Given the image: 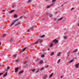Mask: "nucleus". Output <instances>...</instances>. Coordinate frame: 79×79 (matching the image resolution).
Instances as JSON below:
<instances>
[{
	"mask_svg": "<svg viewBox=\"0 0 79 79\" xmlns=\"http://www.w3.org/2000/svg\"><path fill=\"white\" fill-rule=\"evenodd\" d=\"M48 65H47V66H46L45 67H46V68H48Z\"/></svg>",
	"mask_w": 79,
	"mask_h": 79,
	"instance_id": "43",
	"label": "nucleus"
},
{
	"mask_svg": "<svg viewBox=\"0 0 79 79\" xmlns=\"http://www.w3.org/2000/svg\"><path fill=\"white\" fill-rule=\"evenodd\" d=\"M69 56V54H68V56Z\"/></svg>",
	"mask_w": 79,
	"mask_h": 79,
	"instance_id": "51",
	"label": "nucleus"
},
{
	"mask_svg": "<svg viewBox=\"0 0 79 79\" xmlns=\"http://www.w3.org/2000/svg\"><path fill=\"white\" fill-rule=\"evenodd\" d=\"M39 71V69H38L36 71V73H37Z\"/></svg>",
	"mask_w": 79,
	"mask_h": 79,
	"instance_id": "33",
	"label": "nucleus"
},
{
	"mask_svg": "<svg viewBox=\"0 0 79 79\" xmlns=\"http://www.w3.org/2000/svg\"><path fill=\"white\" fill-rule=\"evenodd\" d=\"M74 8L73 7L71 8L70 9V11H73V10H74Z\"/></svg>",
	"mask_w": 79,
	"mask_h": 79,
	"instance_id": "23",
	"label": "nucleus"
},
{
	"mask_svg": "<svg viewBox=\"0 0 79 79\" xmlns=\"http://www.w3.org/2000/svg\"><path fill=\"white\" fill-rule=\"evenodd\" d=\"M16 56H17V54H16L15 55H14V57H15Z\"/></svg>",
	"mask_w": 79,
	"mask_h": 79,
	"instance_id": "30",
	"label": "nucleus"
},
{
	"mask_svg": "<svg viewBox=\"0 0 79 79\" xmlns=\"http://www.w3.org/2000/svg\"><path fill=\"white\" fill-rule=\"evenodd\" d=\"M2 74H3V73H0V76H1Z\"/></svg>",
	"mask_w": 79,
	"mask_h": 79,
	"instance_id": "41",
	"label": "nucleus"
},
{
	"mask_svg": "<svg viewBox=\"0 0 79 79\" xmlns=\"http://www.w3.org/2000/svg\"><path fill=\"white\" fill-rule=\"evenodd\" d=\"M53 75V73H51V74L49 75V77L50 78V77H52Z\"/></svg>",
	"mask_w": 79,
	"mask_h": 79,
	"instance_id": "10",
	"label": "nucleus"
},
{
	"mask_svg": "<svg viewBox=\"0 0 79 79\" xmlns=\"http://www.w3.org/2000/svg\"><path fill=\"white\" fill-rule=\"evenodd\" d=\"M64 39H66V36H64Z\"/></svg>",
	"mask_w": 79,
	"mask_h": 79,
	"instance_id": "34",
	"label": "nucleus"
},
{
	"mask_svg": "<svg viewBox=\"0 0 79 79\" xmlns=\"http://www.w3.org/2000/svg\"><path fill=\"white\" fill-rule=\"evenodd\" d=\"M53 45V44L52 43L49 46V47H52Z\"/></svg>",
	"mask_w": 79,
	"mask_h": 79,
	"instance_id": "16",
	"label": "nucleus"
},
{
	"mask_svg": "<svg viewBox=\"0 0 79 79\" xmlns=\"http://www.w3.org/2000/svg\"><path fill=\"white\" fill-rule=\"evenodd\" d=\"M54 54V52H52L51 53V56H52Z\"/></svg>",
	"mask_w": 79,
	"mask_h": 79,
	"instance_id": "27",
	"label": "nucleus"
},
{
	"mask_svg": "<svg viewBox=\"0 0 79 79\" xmlns=\"http://www.w3.org/2000/svg\"><path fill=\"white\" fill-rule=\"evenodd\" d=\"M63 17H62L61 18L59 19H56V18H54V20H55V21H60V20H61V19H63Z\"/></svg>",
	"mask_w": 79,
	"mask_h": 79,
	"instance_id": "3",
	"label": "nucleus"
},
{
	"mask_svg": "<svg viewBox=\"0 0 79 79\" xmlns=\"http://www.w3.org/2000/svg\"><path fill=\"white\" fill-rule=\"evenodd\" d=\"M77 52V49H76L73 51V52L75 53V52Z\"/></svg>",
	"mask_w": 79,
	"mask_h": 79,
	"instance_id": "7",
	"label": "nucleus"
},
{
	"mask_svg": "<svg viewBox=\"0 0 79 79\" xmlns=\"http://www.w3.org/2000/svg\"><path fill=\"white\" fill-rule=\"evenodd\" d=\"M75 66L76 67V68H78V66H79V63L76 64Z\"/></svg>",
	"mask_w": 79,
	"mask_h": 79,
	"instance_id": "13",
	"label": "nucleus"
},
{
	"mask_svg": "<svg viewBox=\"0 0 79 79\" xmlns=\"http://www.w3.org/2000/svg\"><path fill=\"white\" fill-rule=\"evenodd\" d=\"M53 4H54L53 3V4H51L50 6H48L47 7V8H50V6H53Z\"/></svg>",
	"mask_w": 79,
	"mask_h": 79,
	"instance_id": "6",
	"label": "nucleus"
},
{
	"mask_svg": "<svg viewBox=\"0 0 79 79\" xmlns=\"http://www.w3.org/2000/svg\"><path fill=\"white\" fill-rule=\"evenodd\" d=\"M18 20H19V19H18L15 20L13 21L12 22L11 24H10V26H13V24H14L15 23V22H16L17 21H18Z\"/></svg>",
	"mask_w": 79,
	"mask_h": 79,
	"instance_id": "2",
	"label": "nucleus"
},
{
	"mask_svg": "<svg viewBox=\"0 0 79 79\" xmlns=\"http://www.w3.org/2000/svg\"><path fill=\"white\" fill-rule=\"evenodd\" d=\"M73 61H74V59L71 60L69 62V63H72Z\"/></svg>",
	"mask_w": 79,
	"mask_h": 79,
	"instance_id": "24",
	"label": "nucleus"
},
{
	"mask_svg": "<svg viewBox=\"0 0 79 79\" xmlns=\"http://www.w3.org/2000/svg\"><path fill=\"white\" fill-rule=\"evenodd\" d=\"M44 69V68H41L40 69V71H42Z\"/></svg>",
	"mask_w": 79,
	"mask_h": 79,
	"instance_id": "36",
	"label": "nucleus"
},
{
	"mask_svg": "<svg viewBox=\"0 0 79 79\" xmlns=\"http://www.w3.org/2000/svg\"><path fill=\"white\" fill-rule=\"evenodd\" d=\"M60 54H61V53L60 52H59L57 54V56H60Z\"/></svg>",
	"mask_w": 79,
	"mask_h": 79,
	"instance_id": "25",
	"label": "nucleus"
},
{
	"mask_svg": "<svg viewBox=\"0 0 79 79\" xmlns=\"http://www.w3.org/2000/svg\"><path fill=\"white\" fill-rule=\"evenodd\" d=\"M56 0H52V2L53 3L54 2H56Z\"/></svg>",
	"mask_w": 79,
	"mask_h": 79,
	"instance_id": "32",
	"label": "nucleus"
},
{
	"mask_svg": "<svg viewBox=\"0 0 79 79\" xmlns=\"http://www.w3.org/2000/svg\"><path fill=\"white\" fill-rule=\"evenodd\" d=\"M18 61H19V60H15V62H18Z\"/></svg>",
	"mask_w": 79,
	"mask_h": 79,
	"instance_id": "37",
	"label": "nucleus"
},
{
	"mask_svg": "<svg viewBox=\"0 0 79 79\" xmlns=\"http://www.w3.org/2000/svg\"><path fill=\"white\" fill-rule=\"evenodd\" d=\"M35 71V69H34L32 70V72H34Z\"/></svg>",
	"mask_w": 79,
	"mask_h": 79,
	"instance_id": "31",
	"label": "nucleus"
},
{
	"mask_svg": "<svg viewBox=\"0 0 79 79\" xmlns=\"http://www.w3.org/2000/svg\"><path fill=\"white\" fill-rule=\"evenodd\" d=\"M60 61H61V59L59 60L57 62V63L58 64H59L60 62Z\"/></svg>",
	"mask_w": 79,
	"mask_h": 79,
	"instance_id": "19",
	"label": "nucleus"
},
{
	"mask_svg": "<svg viewBox=\"0 0 79 79\" xmlns=\"http://www.w3.org/2000/svg\"><path fill=\"white\" fill-rule=\"evenodd\" d=\"M77 79H79V78H78Z\"/></svg>",
	"mask_w": 79,
	"mask_h": 79,
	"instance_id": "53",
	"label": "nucleus"
},
{
	"mask_svg": "<svg viewBox=\"0 0 79 79\" xmlns=\"http://www.w3.org/2000/svg\"><path fill=\"white\" fill-rule=\"evenodd\" d=\"M31 18H32V19H33V18H34V17L32 16L31 17Z\"/></svg>",
	"mask_w": 79,
	"mask_h": 79,
	"instance_id": "46",
	"label": "nucleus"
},
{
	"mask_svg": "<svg viewBox=\"0 0 79 79\" xmlns=\"http://www.w3.org/2000/svg\"><path fill=\"white\" fill-rule=\"evenodd\" d=\"M43 50H44V49H43Z\"/></svg>",
	"mask_w": 79,
	"mask_h": 79,
	"instance_id": "54",
	"label": "nucleus"
},
{
	"mask_svg": "<svg viewBox=\"0 0 79 79\" xmlns=\"http://www.w3.org/2000/svg\"><path fill=\"white\" fill-rule=\"evenodd\" d=\"M22 52H24V51H26V48H23L22 49Z\"/></svg>",
	"mask_w": 79,
	"mask_h": 79,
	"instance_id": "5",
	"label": "nucleus"
},
{
	"mask_svg": "<svg viewBox=\"0 0 79 79\" xmlns=\"http://www.w3.org/2000/svg\"><path fill=\"white\" fill-rule=\"evenodd\" d=\"M49 17H50V18H52V16H53V15H52V14H49Z\"/></svg>",
	"mask_w": 79,
	"mask_h": 79,
	"instance_id": "21",
	"label": "nucleus"
},
{
	"mask_svg": "<svg viewBox=\"0 0 79 79\" xmlns=\"http://www.w3.org/2000/svg\"><path fill=\"white\" fill-rule=\"evenodd\" d=\"M1 44H2V43L0 42V46L1 45Z\"/></svg>",
	"mask_w": 79,
	"mask_h": 79,
	"instance_id": "49",
	"label": "nucleus"
},
{
	"mask_svg": "<svg viewBox=\"0 0 79 79\" xmlns=\"http://www.w3.org/2000/svg\"><path fill=\"white\" fill-rule=\"evenodd\" d=\"M68 57H67V59H68Z\"/></svg>",
	"mask_w": 79,
	"mask_h": 79,
	"instance_id": "52",
	"label": "nucleus"
},
{
	"mask_svg": "<svg viewBox=\"0 0 79 79\" xmlns=\"http://www.w3.org/2000/svg\"><path fill=\"white\" fill-rule=\"evenodd\" d=\"M12 8H14L15 7V5H13L12 6Z\"/></svg>",
	"mask_w": 79,
	"mask_h": 79,
	"instance_id": "40",
	"label": "nucleus"
},
{
	"mask_svg": "<svg viewBox=\"0 0 79 79\" xmlns=\"http://www.w3.org/2000/svg\"><path fill=\"white\" fill-rule=\"evenodd\" d=\"M18 69H19V68L17 67L16 68V69H15V72L16 73L18 71Z\"/></svg>",
	"mask_w": 79,
	"mask_h": 79,
	"instance_id": "9",
	"label": "nucleus"
},
{
	"mask_svg": "<svg viewBox=\"0 0 79 79\" xmlns=\"http://www.w3.org/2000/svg\"><path fill=\"white\" fill-rule=\"evenodd\" d=\"M63 6V4H62L61 5V6Z\"/></svg>",
	"mask_w": 79,
	"mask_h": 79,
	"instance_id": "48",
	"label": "nucleus"
},
{
	"mask_svg": "<svg viewBox=\"0 0 79 79\" xmlns=\"http://www.w3.org/2000/svg\"><path fill=\"white\" fill-rule=\"evenodd\" d=\"M53 42H54V44H57L58 42V41L56 40H53Z\"/></svg>",
	"mask_w": 79,
	"mask_h": 79,
	"instance_id": "4",
	"label": "nucleus"
},
{
	"mask_svg": "<svg viewBox=\"0 0 79 79\" xmlns=\"http://www.w3.org/2000/svg\"><path fill=\"white\" fill-rule=\"evenodd\" d=\"M60 77L61 78H63V76H61Z\"/></svg>",
	"mask_w": 79,
	"mask_h": 79,
	"instance_id": "47",
	"label": "nucleus"
},
{
	"mask_svg": "<svg viewBox=\"0 0 79 79\" xmlns=\"http://www.w3.org/2000/svg\"><path fill=\"white\" fill-rule=\"evenodd\" d=\"M23 18V16H21L20 17V19H21V18Z\"/></svg>",
	"mask_w": 79,
	"mask_h": 79,
	"instance_id": "38",
	"label": "nucleus"
},
{
	"mask_svg": "<svg viewBox=\"0 0 79 79\" xmlns=\"http://www.w3.org/2000/svg\"><path fill=\"white\" fill-rule=\"evenodd\" d=\"M14 11V10H10V12H9V13H13V12Z\"/></svg>",
	"mask_w": 79,
	"mask_h": 79,
	"instance_id": "15",
	"label": "nucleus"
},
{
	"mask_svg": "<svg viewBox=\"0 0 79 79\" xmlns=\"http://www.w3.org/2000/svg\"><path fill=\"white\" fill-rule=\"evenodd\" d=\"M27 63V61H26L25 62H24V64H26Z\"/></svg>",
	"mask_w": 79,
	"mask_h": 79,
	"instance_id": "39",
	"label": "nucleus"
},
{
	"mask_svg": "<svg viewBox=\"0 0 79 79\" xmlns=\"http://www.w3.org/2000/svg\"><path fill=\"white\" fill-rule=\"evenodd\" d=\"M41 57H42V58H44V55H41Z\"/></svg>",
	"mask_w": 79,
	"mask_h": 79,
	"instance_id": "35",
	"label": "nucleus"
},
{
	"mask_svg": "<svg viewBox=\"0 0 79 79\" xmlns=\"http://www.w3.org/2000/svg\"><path fill=\"white\" fill-rule=\"evenodd\" d=\"M14 18H16V17H17V15H15L14 16Z\"/></svg>",
	"mask_w": 79,
	"mask_h": 79,
	"instance_id": "29",
	"label": "nucleus"
},
{
	"mask_svg": "<svg viewBox=\"0 0 79 79\" xmlns=\"http://www.w3.org/2000/svg\"><path fill=\"white\" fill-rule=\"evenodd\" d=\"M18 24H16L15 25V26H18Z\"/></svg>",
	"mask_w": 79,
	"mask_h": 79,
	"instance_id": "42",
	"label": "nucleus"
},
{
	"mask_svg": "<svg viewBox=\"0 0 79 79\" xmlns=\"http://www.w3.org/2000/svg\"><path fill=\"white\" fill-rule=\"evenodd\" d=\"M70 52H69L68 53H67V54H69L70 53Z\"/></svg>",
	"mask_w": 79,
	"mask_h": 79,
	"instance_id": "44",
	"label": "nucleus"
},
{
	"mask_svg": "<svg viewBox=\"0 0 79 79\" xmlns=\"http://www.w3.org/2000/svg\"><path fill=\"white\" fill-rule=\"evenodd\" d=\"M45 37V35H43L41 36H40L39 37L40 38H43V37Z\"/></svg>",
	"mask_w": 79,
	"mask_h": 79,
	"instance_id": "8",
	"label": "nucleus"
},
{
	"mask_svg": "<svg viewBox=\"0 0 79 79\" xmlns=\"http://www.w3.org/2000/svg\"><path fill=\"white\" fill-rule=\"evenodd\" d=\"M32 2L31 0H28V1H27V3H31Z\"/></svg>",
	"mask_w": 79,
	"mask_h": 79,
	"instance_id": "12",
	"label": "nucleus"
},
{
	"mask_svg": "<svg viewBox=\"0 0 79 79\" xmlns=\"http://www.w3.org/2000/svg\"><path fill=\"white\" fill-rule=\"evenodd\" d=\"M23 71H20L19 72V74H21L22 73H23Z\"/></svg>",
	"mask_w": 79,
	"mask_h": 79,
	"instance_id": "18",
	"label": "nucleus"
},
{
	"mask_svg": "<svg viewBox=\"0 0 79 79\" xmlns=\"http://www.w3.org/2000/svg\"><path fill=\"white\" fill-rule=\"evenodd\" d=\"M47 50H50V49H49V48H48V49H47Z\"/></svg>",
	"mask_w": 79,
	"mask_h": 79,
	"instance_id": "50",
	"label": "nucleus"
},
{
	"mask_svg": "<svg viewBox=\"0 0 79 79\" xmlns=\"http://www.w3.org/2000/svg\"><path fill=\"white\" fill-rule=\"evenodd\" d=\"M39 42L40 44V43H42V40H41V39H38V40L35 43H34L33 44H37Z\"/></svg>",
	"mask_w": 79,
	"mask_h": 79,
	"instance_id": "1",
	"label": "nucleus"
},
{
	"mask_svg": "<svg viewBox=\"0 0 79 79\" xmlns=\"http://www.w3.org/2000/svg\"><path fill=\"white\" fill-rule=\"evenodd\" d=\"M43 63V60H41L39 62V63L40 64H42Z\"/></svg>",
	"mask_w": 79,
	"mask_h": 79,
	"instance_id": "22",
	"label": "nucleus"
},
{
	"mask_svg": "<svg viewBox=\"0 0 79 79\" xmlns=\"http://www.w3.org/2000/svg\"><path fill=\"white\" fill-rule=\"evenodd\" d=\"M13 40V39L12 38H11L10 40V42H11Z\"/></svg>",
	"mask_w": 79,
	"mask_h": 79,
	"instance_id": "26",
	"label": "nucleus"
},
{
	"mask_svg": "<svg viewBox=\"0 0 79 79\" xmlns=\"http://www.w3.org/2000/svg\"><path fill=\"white\" fill-rule=\"evenodd\" d=\"M34 27H35L34 26H32L31 27V28H30L29 29V30H31V29H34Z\"/></svg>",
	"mask_w": 79,
	"mask_h": 79,
	"instance_id": "11",
	"label": "nucleus"
},
{
	"mask_svg": "<svg viewBox=\"0 0 79 79\" xmlns=\"http://www.w3.org/2000/svg\"><path fill=\"white\" fill-rule=\"evenodd\" d=\"M39 59H37L36 61H39Z\"/></svg>",
	"mask_w": 79,
	"mask_h": 79,
	"instance_id": "45",
	"label": "nucleus"
},
{
	"mask_svg": "<svg viewBox=\"0 0 79 79\" xmlns=\"http://www.w3.org/2000/svg\"><path fill=\"white\" fill-rule=\"evenodd\" d=\"M7 69H6V71H8V69H10V67H7Z\"/></svg>",
	"mask_w": 79,
	"mask_h": 79,
	"instance_id": "17",
	"label": "nucleus"
},
{
	"mask_svg": "<svg viewBox=\"0 0 79 79\" xmlns=\"http://www.w3.org/2000/svg\"><path fill=\"white\" fill-rule=\"evenodd\" d=\"M7 75V72H6L4 75H3V77H5Z\"/></svg>",
	"mask_w": 79,
	"mask_h": 79,
	"instance_id": "20",
	"label": "nucleus"
},
{
	"mask_svg": "<svg viewBox=\"0 0 79 79\" xmlns=\"http://www.w3.org/2000/svg\"><path fill=\"white\" fill-rule=\"evenodd\" d=\"M46 77H47V75H44V76L43 77V78L45 79H46Z\"/></svg>",
	"mask_w": 79,
	"mask_h": 79,
	"instance_id": "14",
	"label": "nucleus"
},
{
	"mask_svg": "<svg viewBox=\"0 0 79 79\" xmlns=\"http://www.w3.org/2000/svg\"><path fill=\"white\" fill-rule=\"evenodd\" d=\"M2 36L3 37H5V36H6V35L5 34H3V35H2Z\"/></svg>",
	"mask_w": 79,
	"mask_h": 79,
	"instance_id": "28",
	"label": "nucleus"
}]
</instances>
